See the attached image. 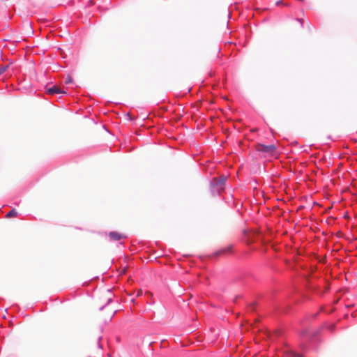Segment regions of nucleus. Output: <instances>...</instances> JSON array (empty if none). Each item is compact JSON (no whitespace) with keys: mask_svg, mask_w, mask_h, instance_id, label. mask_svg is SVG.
Here are the masks:
<instances>
[{"mask_svg":"<svg viewBox=\"0 0 357 357\" xmlns=\"http://www.w3.org/2000/svg\"><path fill=\"white\" fill-rule=\"evenodd\" d=\"M227 179V176L222 175L210 181V190L213 196L220 195L225 190Z\"/></svg>","mask_w":357,"mask_h":357,"instance_id":"obj_1","label":"nucleus"},{"mask_svg":"<svg viewBox=\"0 0 357 357\" xmlns=\"http://www.w3.org/2000/svg\"><path fill=\"white\" fill-rule=\"evenodd\" d=\"M277 147L275 144L265 145L259 143L256 146L257 151L264 154V156L273 155Z\"/></svg>","mask_w":357,"mask_h":357,"instance_id":"obj_2","label":"nucleus"},{"mask_svg":"<svg viewBox=\"0 0 357 357\" xmlns=\"http://www.w3.org/2000/svg\"><path fill=\"white\" fill-rule=\"evenodd\" d=\"M47 92L50 95L55 94H63L66 93V92L61 90L59 86L54 85L47 89Z\"/></svg>","mask_w":357,"mask_h":357,"instance_id":"obj_3","label":"nucleus"},{"mask_svg":"<svg viewBox=\"0 0 357 357\" xmlns=\"http://www.w3.org/2000/svg\"><path fill=\"white\" fill-rule=\"evenodd\" d=\"M109 237L111 241H116L123 238H126V236L118 233L117 231H110L109 234Z\"/></svg>","mask_w":357,"mask_h":357,"instance_id":"obj_4","label":"nucleus"},{"mask_svg":"<svg viewBox=\"0 0 357 357\" xmlns=\"http://www.w3.org/2000/svg\"><path fill=\"white\" fill-rule=\"evenodd\" d=\"M232 252V246L229 245L226 248H223L218 251H216L214 255L215 257H219L220 255L227 254V253H231Z\"/></svg>","mask_w":357,"mask_h":357,"instance_id":"obj_5","label":"nucleus"},{"mask_svg":"<svg viewBox=\"0 0 357 357\" xmlns=\"http://www.w3.org/2000/svg\"><path fill=\"white\" fill-rule=\"evenodd\" d=\"M284 357H305L303 354L289 349L284 352Z\"/></svg>","mask_w":357,"mask_h":357,"instance_id":"obj_6","label":"nucleus"},{"mask_svg":"<svg viewBox=\"0 0 357 357\" xmlns=\"http://www.w3.org/2000/svg\"><path fill=\"white\" fill-rule=\"evenodd\" d=\"M317 334H318V332L316 331L314 333V336L313 337H309V333L307 331H303V333H302V336L303 337H307V338H310V341H312L313 339H316L317 338Z\"/></svg>","mask_w":357,"mask_h":357,"instance_id":"obj_7","label":"nucleus"},{"mask_svg":"<svg viewBox=\"0 0 357 357\" xmlns=\"http://www.w3.org/2000/svg\"><path fill=\"white\" fill-rule=\"evenodd\" d=\"M17 214V212L16 211V210L15 208H13L9 212H8L6 213V217L9 218L16 216Z\"/></svg>","mask_w":357,"mask_h":357,"instance_id":"obj_8","label":"nucleus"},{"mask_svg":"<svg viewBox=\"0 0 357 357\" xmlns=\"http://www.w3.org/2000/svg\"><path fill=\"white\" fill-rule=\"evenodd\" d=\"M9 68L8 65H3L0 66V75L5 73Z\"/></svg>","mask_w":357,"mask_h":357,"instance_id":"obj_9","label":"nucleus"},{"mask_svg":"<svg viewBox=\"0 0 357 357\" xmlns=\"http://www.w3.org/2000/svg\"><path fill=\"white\" fill-rule=\"evenodd\" d=\"M73 82V78L70 76H68L66 79V84H70Z\"/></svg>","mask_w":357,"mask_h":357,"instance_id":"obj_10","label":"nucleus"},{"mask_svg":"<svg viewBox=\"0 0 357 357\" xmlns=\"http://www.w3.org/2000/svg\"><path fill=\"white\" fill-rule=\"evenodd\" d=\"M112 298H109L107 301V303L105 305L100 307V310H102L107 304H109L110 302H112Z\"/></svg>","mask_w":357,"mask_h":357,"instance_id":"obj_11","label":"nucleus"},{"mask_svg":"<svg viewBox=\"0 0 357 357\" xmlns=\"http://www.w3.org/2000/svg\"><path fill=\"white\" fill-rule=\"evenodd\" d=\"M296 20L298 21L301 23V26L303 27V19L297 18Z\"/></svg>","mask_w":357,"mask_h":357,"instance_id":"obj_12","label":"nucleus"},{"mask_svg":"<svg viewBox=\"0 0 357 357\" xmlns=\"http://www.w3.org/2000/svg\"><path fill=\"white\" fill-rule=\"evenodd\" d=\"M301 347L303 350L307 348V345L304 343H302L301 345Z\"/></svg>","mask_w":357,"mask_h":357,"instance_id":"obj_13","label":"nucleus"},{"mask_svg":"<svg viewBox=\"0 0 357 357\" xmlns=\"http://www.w3.org/2000/svg\"><path fill=\"white\" fill-rule=\"evenodd\" d=\"M139 294H142V292L138 293V294H137V296H139Z\"/></svg>","mask_w":357,"mask_h":357,"instance_id":"obj_14","label":"nucleus"},{"mask_svg":"<svg viewBox=\"0 0 357 357\" xmlns=\"http://www.w3.org/2000/svg\"><path fill=\"white\" fill-rule=\"evenodd\" d=\"M139 294H142V292L138 293V294H137V296H139Z\"/></svg>","mask_w":357,"mask_h":357,"instance_id":"obj_15","label":"nucleus"}]
</instances>
